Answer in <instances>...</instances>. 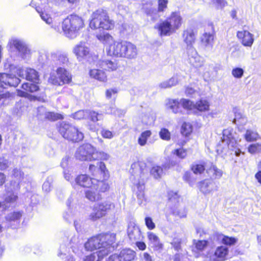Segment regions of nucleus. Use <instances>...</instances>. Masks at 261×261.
Listing matches in <instances>:
<instances>
[{"label": "nucleus", "mask_w": 261, "mask_h": 261, "mask_svg": "<svg viewBox=\"0 0 261 261\" xmlns=\"http://www.w3.org/2000/svg\"><path fill=\"white\" fill-rule=\"evenodd\" d=\"M130 172V180L135 186L134 190L137 201L140 206H144L147 203V198L145 195V181L148 176V170L146 163L138 161L132 164Z\"/></svg>", "instance_id": "nucleus-1"}, {"label": "nucleus", "mask_w": 261, "mask_h": 261, "mask_svg": "<svg viewBox=\"0 0 261 261\" xmlns=\"http://www.w3.org/2000/svg\"><path fill=\"white\" fill-rule=\"evenodd\" d=\"M115 242L114 233L100 234L88 240L85 244V248L90 251L99 249L96 253L106 256L114 250V246L113 245Z\"/></svg>", "instance_id": "nucleus-2"}, {"label": "nucleus", "mask_w": 261, "mask_h": 261, "mask_svg": "<svg viewBox=\"0 0 261 261\" xmlns=\"http://www.w3.org/2000/svg\"><path fill=\"white\" fill-rule=\"evenodd\" d=\"M75 156L80 161H92L98 160H108L109 155L107 153L98 151L96 148L89 143L81 145L76 150Z\"/></svg>", "instance_id": "nucleus-3"}, {"label": "nucleus", "mask_w": 261, "mask_h": 261, "mask_svg": "<svg viewBox=\"0 0 261 261\" xmlns=\"http://www.w3.org/2000/svg\"><path fill=\"white\" fill-rule=\"evenodd\" d=\"M84 26V22L82 17L75 14H71L63 21L62 31L67 37L74 39L79 35L80 30Z\"/></svg>", "instance_id": "nucleus-4"}, {"label": "nucleus", "mask_w": 261, "mask_h": 261, "mask_svg": "<svg viewBox=\"0 0 261 261\" xmlns=\"http://www.w3.org/2000/svg\"><path fill=\"white\" fill-rule=\"evenodd\" d=\"M89 25L93 30L102 29L108 30L113 28L114 23L109 18L106 11L98 9L92 13Z\"/></svg>", "instance_id": "nucleus-5"}, {"label": "nucleus", "mask_w": 261, "mask_h": 261, "mask_svg": "<svg viewBox=\"0 0 261 261\" xmlns=\"http://www.w3.org/2000/svg\"><path fill=\"white\" fill-rule=\"evenodd\" d=\"M58 129L63 137L68 141L78 142L84 138L82 132L75 126L65 122L59 123Z\"/></svg>", "instance_id": "nucleus-6"}, {"label": "nucleus", "mask_w": 261, "mask_h": 261, "mask_svg": "<svg viewBox=\"0 0 261 261\" xmlns=\"http://www.w3.org/2000/svg\"><path fill=\"white\" fill-rule=\"evenodd\" d=\"M10 70L27 80L33 82L34 83H38L39 81V75L38 72L35 69L31 68H22L20 66H16L14 65H10Z\"/></svg>", "instance_id": "nucleus-7"}, {"label": "nucleus", "mask_w": 261, "mask_h": 261, "mask_svg": "<svg viewBox=\"0 0 261 261\" xmlns=\"http://www.w3.org/2000/svg\"><path fill=\"white\" fill-rule=\"evenodd\" d=\"M114 208V204L109 201H104L95 204L93 212L89 215V218L92 221L97 220L105 216L111 210Z\"/></svg>", "instance_id": "nucleus-8"}, {"label": "nucleus", "mask_w": 261, "mask_h": 261, "mask_svg": "<svg viewBox=\"0 0 261 261\" xmlns=\"http://www.w3.org/2000/svg\"><path fill=\"white\" fill-rule=\"evenodd\" d=\"M73 51L80 61L85 59L91 62L97 59V57L92 54L88 44L85 42H81L75 45Z\"/></svg>", "instance_id": "nucleus-9"}, {"label": "nucleus", "mask_w": 261, "mask_h": 261, "mask_svg": "<svg viewBox=\"0 0 261 261\" xmlns=\"http://www.w3.org/2000/svg\"><path fill=\"white\" fill-rule=\"evenodd\" d=\"M57 75L54 73L51 74L49 78V82L55 85H63L65 84H68L71 81L70 73L65 68L59 67L56 70Z\"/></svg>", "instance_id": "nucleus-10"}, {"label": "nucleus", "mask_w": 261, "mask_h": 261, "mask_svg": "<svg viewBox=\"0 0 261 261\" xmlns=\"http://www.w3.org/2000/svg\"><path fill=\"white\" fill-rule=\"evenodd\" d=\"M8 44L10 48L15 49L22 59H27L30 58L31 50L23 40L13 37L9 40Z\"/></svg>", "instance_id": "nucleus-11"}, {"label": "nucleus", "mask_w": 261, "mask_h": 261, "mask_svg": "<svg viewBox=\"0 0 261 261\" xmlns=\"http://www.w3.org/2000/svg\"><path fill=\"white\" fill-rule=\"evenodd\" d=\"M137 259L136 252L129 248L122 250L119 254L110 256L108 261H134Z\"/></svg>", "instance_id": "nucleus-12"}, {"label": "nucleus", "mask_w": 261, "mask_h": 261, "mask_svg": "<svg viewBox=\"0 0 261 261\" xmlns=\"http://www.w3.org/2000/svg\"><path fill=\"white\" fill-rule=\"evenodd\" d=\"M223 142L227 144L229 149L234 148V154L236 156H239L242 153L241 150L235 148L236 141L234 138L233 130L231 128L225 129L223 132Z\"/></svg>", "instance_id": "nucleus-13"}, {"label": "nucleus", "mask_w": 261, "mask_h": 261, "mask_svg": "<svg viewBox=\"0 0 261 261\" xmlns=\"http://www.w3.org/2000/svg\"><path fill=\"white\" fill-rule=\"evenodd\" d=\"M89 171L94 177V178L105 179L108 177L105 164L103 162H98L97 165L91 164L89 167Z\"/></svg>", "instance_id": "nucleus-14"}, {"label": "nucleus", "mask_w": 261, "mask_h": 261, "mask_svg": "<svg viewBox=\"0 0 261 261\" xmlns=\"http://www.w3.org/2000/svg\"><path fill=\"white\" fill-rule=\"evenodd\" d=\"M124 41H114L106 48V51L109 56L115 57H123L124 49Z\"/></svg>", "instance_id": "nucleus-15"}, {"label": "nucleus", "mask_w": 261, "mask_h": 261, "mask_svg": "<svg viewBox=\"0 0 261 261\" xmlns=\"http://www.w3.org/2000/svg\"><path fill=\"white\" fill-rule=\"evenodd\" d=\"M20 80L15 75L5 73H0V84L2 89L6 86L16 87L20 83Z\"/></svg>", "instance_id": "nucleus-16"}, {"label": "nucleus", "mask_w": 261, "mask_h": 261, "mask_svg": "<svg viewBox=\"0 0 261 261\" xmlns=\"http://www.w3.org/2000/svg\"><path fill=\"white\" fill-rule=\"evenodd\" d=\"M154 28L157 30L159 35L161 37L169 36L175 33L169 23L166 19L161 20L160 22L156 23Z\"/></svg>", "instance_id": "nucleus-17"}, {"label": "nucleus", "mask_w": 261, "mask_h": 261, "mask_svg": "<svg viewBox=\"0 0 261 261\" xmlns=\"http://www.w3.org/2000/svg\"><path fill=\"white\" fill-rule=\"evenodd\" d=\"M94 179V178H90L86 174H81L77 176L74 181H71V184L74 188H76V186L86 188L92 187Z\"/></svg>", "instance_id": "nucleus-18"}, {"label": "nucleus", "mask_w": 261, "mask_h": 261, "mask_svg": "<svg viewBox=\"0 0 261 261\" xmlns=\"http://www.w3.org/2000/svg\"><path fill=\"white\" fill-rule=\"evenodd\" d=\"M189 63L193 66L198 68L202 66V58L199 56L194 47H186Z\"/></svg>", "instance_id": "nucleus-19"}, {"label": "nucleus", "mask_w": 261, "mask_h": 261, "mask_svg": "<svg viewBox=\"0 0 261 261\" xmlns=\"http://www.w3.org/2000/svg\"><path fill=\"white\" fill-rule=\"evenodd\" d=\"M127 233L129 240L132 242L140 240L142 237L140 227L134 221H130L128 223Z\"/></svg>", "instance_id": "nucleus-20"}, {"label": "nucleus", "mask_w": 261, "mask_h": 261, "mask_svg": "<svg viewBox=\"0 0 261 261\" xmlns=\"http://www.w3.org/2000/svg\"><path fill=\"white\" fill-rule=\"evenodd\" d=\"M166 20L175 32L181 27L182 23V18L179 11L172 12Z\"/></svg>", "instance_id": "nucleus-21"}, {"label": "nucleus", "mask_w": 261, "mask_h": 261, "mask_svg": "<svg viewBox=\"0 0 261 261\" xmlns=\"http://www.w3.org/2000/svg\"><path fill=\"white\" fill-rule=\"evenodd\" d=\"M208 245L206 240H193L192 246V251L195 257H198L203 254Z\"/></svg>", "instance_id": "nucleus-22"}, {"label": "nucleus", "mask_w": 261, "mask_h": 261, "mask_svg": "<svg viewBox=\"0 0 261 261\" xmlns=\"http://www.w3.org/2000/svg\"><path fill=\"white\" fill-rule=\"evenodd\" d=\"M237 36L244 46L251 47L254 42V35L248 31H238Z\"/></svg>", "instance_id": "nucleus-23"}, {"label": "nucleus", "mask_w": 261, "mask_h": 261, "mask_svg": "<svg viewBox=\"0 0 261 261\" xmlns=\"http://www.w3.org/2000/svg\"><path fill=\"white\" fill-rule=\"evenodd\" d=\"M124 49L122 58L128 59H135L138 55L136 46L130 42L124 41Z\"/></svg>", "instance_id": "nucleus-24"}, {"label": "nucleus", "mask_w": 261, "mask_h": 261, "mask_svg": "<svg viewBox=\"0 0 261 261\" xmlns=\"http://www.w3.org/2000/svg\"><path fill=\"white\" fill-rule=\"evenodd\" d=\"M198 187L204 195L208 194L214 191L217 190L218 187L214 181L210 179H205L198 183Z\"/></svg>", "instance_id": "nucleus-25"}, {"label": "nucleus", "mask_w": 261, "mask_h": 261, "mask_svg": "<svg viewBox=\"0 0 261 261\" xmlns=\"http://www.w3.org/2000/svg\"><path fill=\"white\" fill-rule=\"evenodd\" d=\"M196 33L192 28H188L182 33L184 42L186 44V47H193L195 42Z\"/></svg>", "instance_id": "nucleus-26"}, {"label": "nucleus", "mask_w": 261, "mask_h": 261, "mask_svg": "<svg viewBox=\"0 0 261 261\" xmlns=\"http://www.w3.org/2000/svg\"><path fill=\"white\" fill-rule=\"evenodd\" d=\"M40 14L42 20H43L46 24L50 25V28L53 29L56 32H59L60 31L59 24L60 22L57 21L55 19H53L50 15L45 12H38Z\"/></svg>", "instance_id": "nucleus-27"}, {"label": "nucleus", "mask_w": 261, "mask_h": 261, "mask_svg": "<svg viewBox=\"0 0 261 261\" xmlns=\"http://www.w3.org/2000/svg\"><path fill=\"white\" fill-rule=\"evenodd\" d=\"M23 212L20 211H14L8 213L5 216V220L9 225H12L19 223Z\"/></svg>", "instance_id": "nucleus-28"}, {"label": "nucleus", "mask_w": 261, "mask_h": 261, "mask_svg": "<svg viewBox=\"0 0 261 261\" xmlns=\"http://www.w3.org/2000/svg\"><path fill=\"white\" fill-rule=\"evenodd\" d=\"M22 88L25 91L17 90V95L21 97H32L27 92H34L39 90V87L35 84L26 83L22 85Z\"/></svg>", "instance_id": "nucleus-29"}, {"label": "nucleus", "mask_w": 261, "mask_h": 261, "mask_svg": "<svg viewBox=\"0 0 261 261\" xmlns=\"http://www.w3.org/2000/svg\"><path fill=\"white\" fill-rule=\"evenodd\" d=\"M147 237L148 240L149 245L155 250H159L163 248V244L158 236L152 232H147Z\"/></svg>", "instance_id": "nucleus-30"}, {"label": "nucleus", "mask_w": 261, "mask_h": 261, "mask_svg": "<svg viewBox=\"0 0 261 261\" xmlns=\"http://www.w3.org/2000/svg\"><path fill=\"white\" fill-rule=\"evenodd\" d=\"M38 114L40 115H43L44 116V118L51 121H56L58 119H63V116L58 113L54 112H46L45 109L43 107H39L38 109Z\"/></svg>", "instance_id": "nucleus-31"}, {"label": "nucleus", "mask_w": 261, "mask_h": 261, "mask_svg": "<svg viewBox=\"0 0 261 261\" xmlns=\"http://www.w3.org/2000/svg\"><path fill=\"white\" fill-rule=\"evenodd\" d=\"M98 66L108 71H113L118 67V64L115 61H112L109 60L99 61L98 62Z\"/></svg>", "instance_id": "nucleus-32"}, {"label": "nucleus", "mask_w": 261, "mask_h": 261, "mask_svg": "<svg viewBox=\"0 0 261 261\" xmlns=\"http://www.w3.org/2000/svg\"><path fill=\"white\" fill-rule=\"evenodd\" d=\"M201 44L207 49L212 48L214 43V36L210 33H205L200 38Z\"/></svg>", "instance_id": "nucleus-33"}, {"label": "nucleus", "mask_w": 261, "mask_h": 261, "mask_svg": "<svg viewBox=\"0 0 261 261\" xmlns=\"http://www.w3.org/2000/svg\"><path fill=\"white\" fill-rule=\"evenodd\" d=\"M101 179L94 178L92 188L98 192H105L109 189V186L106 181Z\"/></svg>", "instance_id": "nucleus-34"}, {"label": "nucleus", "mask_w": 261, "mask_h": 261, "mask_svg": "<svg viewBox=\"0 0 261 261\" xmlns=\"http://www.w3.org/2000/svg\"><path fill=\"white\" fill-rule=\"evenodd\" d=\"M89 74L91 77L100 82H105L107 80V76L106 73L100 69H91L89 71Z\"/></svg>", "instance_id": "nucleus-35"}, {"label": "nucleus", "mask_w": 261, "mask_h": 261, "mask_svg": "<svg viewBox=\"0 0 261 261\" xmlns=\"http://www.w3.org/2000/svg\"><path fill=\"white\" fill-rule=\"evenodd\" d=\"M166 105L167 108L171 110L174 113H178L181 111L180 100H178V99H168Z\"/></svg>", "instance_id": "nucleus-36"}, {"label": "nucleus", "mask_w": 261, "mask_h": 261, "mask_svg": "<svg viewBox=\"0 0 261 261\" xmlns=\"http://www.w3.org/2000/svg\"><path fill=\"white\" fill-rule=\"evenodd\" d=\"M228 249L227 247L221 246L218 247L214 253V256L217 258L216 261H224L228 254Z\"/></svg>", "instance_id": "nucleus-37"}, {"label": "nucleus", "mask_w": 261, "mask_h": 261, "mask_svg": "<svg viewBox=\"0 0 261 261\" xmlns=\"http://www.w3.org/2000/svg\"><path fill=\"white\" fill-rule=\"evenodd\" d=\"M209 102L206 99H201L195 103L194 110L199 112H205L209 110Z\"/></svg>", "instance_id": "nucleus-38"}, {"label": "nucleus", "mask_w": 261, "mask_h": 261, "mask_svg": "<svg viewBox=\"0 0 261 261\" xmlns=\"http://www.w3.org/2000/svg\"><path fill=\"white\" fill-rule=\"evenodd\" d=\"M234 113V118L233 120V123L238 125H244L247 122V119L245 117L243 116L241 112L237 109H233Z\"/></svg>", "instance_id": "nucleus-39"}, {"label": "nucleus", "mask_w": 261, "mask_h": 261, "mask_svg": "<svg viewBox=\"0 0 261 261\" xmlns=\"http://www.w3.org/2000/svg\"><path fill=\"white\" fill-rule=\"evenodd\" d=\"M155 114L152 111L146 112L142 116V121L146 125L152 124L155 120Z\"/></svg>", "instance_id": "nucleus-40"}, {"label": "nucleus", "mask_w": 261, "mask_h": 261, "mask_svg": "<svg viewBox=\"0 0 261 261\" xmlns=\"http://www.w3.org/2000/svg\"><path fill=\"white\" fill-rule=\"evenodd\" d=\"M87 190L85 191V197L89 200L94 202L98 201L101 199V195L96 190L94 191L93 188Z\"/></svg>", "instance_id": "nucleus-41"}, {"label": "nucleus", "mask_w": 261, "mask_h": 261, "mask_svg": "<svg viewBox=\"0 0 261 261\" xmlns=\"http://www.w3.org/2000/svg\"><path fill=\"white\" fill-rule=\"evenodd\" d=\"M12 175L18 182V184H21L22 182L29 181L30 177H28V176L24 177L23 173L19 169H14Z\"/></svg>", "instance_id": "nucleus-42"}, {"label": "nucleus", "mask_w": 261, "mask_h": 261, "mask_svg": "<svg viewBox=\"0 0 261 261\" xmlns=\"http://www.w3.org/2000/svg\"><path fill=\"white\" fill-rule=\"evenodd\" d=\"M54 58H56L60 64L67 65L68 63V55L66 53L57 51L51 54Z\"/></svg>", "instance_id": "nucleus-43"}, {"label": "nucleus", "mask_w": 261, "mask_h": 261, "mask_svg": "<svg viewBox=\"0 0 261 261\" xmlns=\"http://www.w3.org/2000/svg\"><path fill=\"white\" fill-rule=\"evenodd\" d=\"M96 38L103 44L110 45L115 41L113 37L107 33H102L96 35Z\"/></svg>", "instance_id": "nucleus-44"}, {"label": "nucleus", "mask_w": 261, "mask_h": 261, "mask_svg": "<svg viewBox=\"0 0 261 261\" xmlns=\"http://www.w3.org/2000/svg\"><path fill=\"white\" fill-rule=\"evenodd\" d=\"M245 140L248 142H253L260 139L259 134L254 130L247 129L244 135Z\"/></svg>", "instance_id": "nucleus-45"}, {"label": "nucleus", "mask_w": 261, "mask_h": 261, "mask_svg": "<svg viewBox=\"0 0 261 261\" xmlns=\"http://www.w3.org/2000/svg\"><path fill=\"white\" fill-rule=\"evenodd\" d=\"M207 172L214 179H219L223 175V171L215 165H212L208 169Z\"/></svg>", "instance_id": "nucleus-46"}, {"label": "nucleus", "mask_w": 261, "mask_h": 261, "mask_svg": "<svg viewBox=\"0 0 261 261\" xmlns=\"http://www.w3.org/2000/svg\"><path fill=\"white\" fill-rule=\"evenodd\" d=\"M151 134L152 133L149 130L143 132L138 139V144L141 146H145L147 143V139L151 136Z\"/></svg>", "instance_id": "nucleus-47"}, {"label": "nucleus", "mask_w": 261, "mask_h": 261, "mask_svg": "<svg viewBox=\"0 0 261 261\" xmlns=\"http://www.w3.org/2000/svg\"><path fill=\"white\" fill-rule=\"evenodd\" d=\"M87 117H88L92 122H97L103 120V115L102 113L88 110Z\"/></svg>", "instance_id": "nucleus-48"}, {"label": "nucleus", "mask_w": 261, "mask_h": 261, "mask_svg": "<svg viewBox=\"0 0 261 261\" xmlns=\"http://www.w3.org/2000/svg\"><path fill=\"white\" fill-rule=\"evenodd\" d=\"M150 174L155 179L160 178L163 174V170L161 166H153L150 170Z\"/></svg>", "instance_id": "nucleus-49"}, {"label": "nucleus", "mask_w": 261, "mask_h": 261, "mask_svg": "<svg viewBox=\"0 0 261 261\" xmlns=\"http://www.w3.org/2000/svg\"><path fill=\"white\" fill-rule=\"evenodd\" d=\"M180 107H182L185 109L194 110L195 103L189 99L185 98L180 99Z\"/></svg>", "instance_id": "nucleus-50"}, {"label": "nucleus", "mask_w": 261, "mask_h": 261, "mask_svg": "<svg viewBox=\"0 0 261 261\" xmlns=\"http://www.w3.org/2000/svg\"><path fill=\"white\" fill-rule=\"evenodd\" d=\"M248 151L252 154L261 153V143H252L249 145Z\"/></svg>", "instance_id": "nucleus-51"}, {"label": "nucleus", "mask_w": 261, "mask_h": 261, "mask_svg": "<svg viewBox=\"0 0 261 261\" xmlns=\"http://www.w3.org/2000/svg\"><path fill=\"white\" fill-rule=\"evenodd\" d=\"M184 76L181 73H176L168 81L171 87L178 84L184 79Z\"/></svg>", "instance_id": "nucleus-52"}, {"label": "nucleus", "mask_w": 261, "mask_h": 261, "mask_svg": "<svg viewBox=\"0 0 261 261\" xmlns=\"http://www.w3.org/2000/svg\"><path fill=\"white\" fill-rule=\"evenodd\" d=\"M192 130L193 127L191 123L184 122L182 124L181 132L183 135L188 136L192 132Z\"/></svg>", "instance_id": "nucleus-53"}, {"label": "nucleus", "mask_w": 261, "mask_h": 261, "mask_svg": "<svg viewBox=\"0 0 261 261\" xmlns=\"http://www.w3.org/2000/svg\"><path fill=\"white\" fill-rule=\"evenodd\" d=\"M191 170L195 174H201L204 171L205 166L202 164H193Z\"/></svg>", "instance_id": "nucleus-54"}, {"label": "nucleus", "mask_w": 261, "mask_h": 261, "mask_svg": "<svg viewBox=\"0 0 261 261\" xmlns=\"http://www.w3.org/2000/svg\"><path fill=\"white\" fill-rule=\"evenodd\" d=\"M238 242V239L234 237H229L226 236H223L222 239V242L223 244L231 246L237 243Z\"/></svg>", "instance_id": "nucleus-55"}, {"label": "nucleus", "mask_w": 261, "mask_h": 261, "mask_svg": "<svg viewBox=\"0 0 261 261\" xmlns=\"http://www.w3.org/2000/svg\"><path fill=\"white\" fill-rule=\"evenodd\" d=\"M104 256H105L101 254L94 252L89 255H87L84 259V261H99L102 259Z\"/></svg>", "instance_id": "nucleus-56"}, {"label": "nucleus", "mask_w": 261, "mask_h": 261, "mask_svg": "<svg viewBox=\"0 0 261 261\" xmlns=\"http://www.w3.org/2000/svg\"><path fill=\"white\" fill-rule=\"evenodd\" d=\"M17 198V196L14 193H9L6 195L5 202L6 204H13L16 202Z\"/></svg>", "instance_id": "nucleus-57"}, {"label": "nucleus", "mask_w": 261, "mask_h": 261, "mask_svg": "<svg viewBox=\"0 0 261 261\" xmlns=\"http://www.w3.org/2000/svg\"><path fill=\"white\" fill-rule=\"evenodd\" d=\"M159 136L162 140L165 141H169L171 139V134L170 132L165 128H161L159 132Z\"/></svg>", "instance_id": "nucleus-58"}, {"label": "nucleus", "mask_w": 261, "mask_h": 261, "mask_svg": "<svg viewBox=\"0 0 261 261\" xmlns=\"http://www.w3.org/2000/svg\"><path fill=\"white\" fill-rule=\"evenodd\" d=\"M172 153L181 159L185 158L187 155V150L183 148L175 149L172 151Z\"/></svg>", "instance_id": "nucleus-59"}, {"label": "nucleus", "mask_w": 261, "mask_h": 261, "mask_svg": "<svg viewBox=\"0 0 261 261\" xmlns=\"http://www.w3.org/2000/svg\"><path fill=\"white\" fill-rule=\"evenodd\" d=\"M88 114V110H80L75 113L73 115V118L75 119H82L87 117Z\"/></svg>", "instance_id": "nucleus-60"}, {"label": "nucleus", "mask_w": 261, "mask_h": 261, "mask_svg": "<svg viewBox=\"0 0 261 261\" xmlns=\"http://www.w3.org/2000/svg\"><path fill=\"white\" fill-rule=\"evenodd\" d=\"M144 221L145 225L149 230H153L155 228V224L150 217H146Z\"/></svg>", "instance_id": "nucleus-61"}, {"label": "nucleus", "mask_w": 261, "mask_h": 261, "mask_svg": "<svg viewBox=\"0 0 261 261\" xmlns=\"http://www.w3.org/2000/svg\"><path fill=\"white\" fill-rule=\"evenodd\" d=\"M244 70L239 67H237L233 68L232 70L231 73L232 75L236 78L240 79L241 78L244 74Z\"/></svg>", "instance_id": "nucleus-62"}, {"label": "nucleus", "mask_w": 261, "mask_h": 261, "mask_svg": "<svg viewBox=\"0 0 261 261\" xmlns=\"http://www.w3.org/2000/svg\"><path fill=\"white\" fill-rule=\"evenodd\" d=\"M172 214L180 218H185L187 216V212L184 208L179 209L176 208L173 210Z\"/></svg>", "instance_id": "nucleus-63"}, {"label": "nucleus", "mask_w": 261, "mask_h": 261, "mask_svg": "<svg viewBox=\"0 0 261 261\" xmlns=\"http://www.w3.org/2000/svg\"><path fill=\"white\" fill-rule=\"evenodd\" d=\"M52 181L53 178L51 177H47L42 185L43 190L46 192H49L50 190Z\"/></svg>", "instance_id": "nucleus-64"}]
</instances>
